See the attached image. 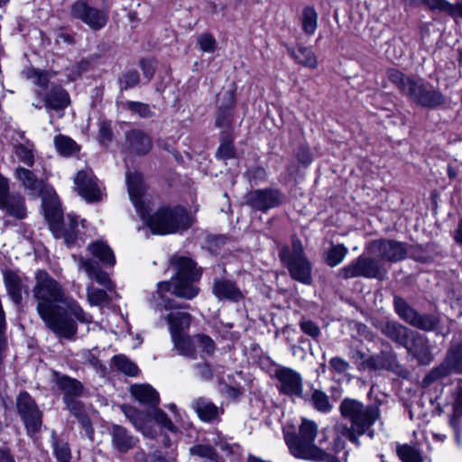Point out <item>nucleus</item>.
<instances>
[{"instance_id":"1","label":"nucleus","mask_w":462,"mask_h":462,"mask_svg":"<svg viewBox=\"0 0 462 462\" xmlns=\"http://www.w3.org/2000/svg\"><path fill=\"white\" fill-rule=\"evenodd\" d=\"M36 302V311L45 326L59 337L71 338L77 326L70 318L89 323L91 318L74 300L69 299L61 284L46 271L34 272V285L32 290Z\"/></svg>"},{"instance_id":"2","label":"nucleus","mask_w":462,"mask_h":462,"mask_svg":"<svg viewBox=\"0 0 462 462\" xmlns=\"http://www.w3.org/2000/svg\"><path fill=\"white\" fill-rule=\"evenodd\" d=\"M128 194L140 217L146 221L151 231L156 235H167L185 230L190 226L189 218L182 208H160L148 217V207L143 199L146 187L139 172H127Z\"/></svg>"},{"instance_id":"3","label":"nucleus","mask_w":462,"mask_h":462,"mask_svg":"<svg viewBox=\"0 0 462 462\" xmlns=\"http://www.w3.org/2000/svg\"><path fill=\"white\" fill-rule=\"evenodd\" d=\"M170 265L174 274L170 281L159 282L157 290L152 294V300L164 310L174 309L173 300L168 298L165 293L181 298L192 300L199 293V288L196 285L201 276V270L196 266V263L189 257L175 254L170 259Z\"/></svg>"},{"instance_id":"4","label":"nucleus","mask_w":462,"mask_h":462,"mask_svg":"<svg viewBox=\"0 0 462 462\" xmlns=\"http://www.w3.org/2000/svg\"><path fill=\"white\" fill-rule=\"evenodd\" d=\"M339 411L343 419L350 422V427L345 429L344 436L351 442L358 444V438L365 434L374 437L372 427L381 420L379 404H365L356 399L345 398L339 404Z\"/></svg>"},{"instance_id":"5","label":"nucleus","mask_w":462,"mask_h":462,"mask_svg":"<svg viewBox=\"0 0 462 462\" xmlns=\"http://www.w3.org/2000/svg\"><path fill=\"white\" fill-rule=\"evenodd\" d=\"M280 258L287 266L292 279L304 284H310L311 265L304 256L303 247L299 239L292 241V253L288 247H284L280 252Z\"/></svg>"},{"instance_id":"6","label":"nucleus","mask_w":462,"mask_h":462,"mask_svg":"<svg viewBox=\"0 0 462 462\" xmlns=\"http://www.w3.org/2000/svg\"><path fill=\"white\" fill-rule=\"evenodd\" d=\"M451 373L462 374V343H452L448 347L445 359L424 377L423 385L428 386L434 381L443 378Z\"/></svg>"},{"instance_id":"7","label":"nucleus","mask_w":462,"mask_h":462,"mask_svg":"<svg viewBox=\"0 0 462 462\" xmlns=\"http://www.w3.org/2000/svg\"><path fill=\"white\" fill-rule=\"evenodd\" d=\"M383 273L379 262L365 254L359 255L347 265L338 271V275L345 280L364 277L366 279L379 278Z\"/></svg>"},{"instance_id":"8","label":"nucleus","mask_w":462,"mask_h":462,"mask_svg":"<svg viewBox=\"0 0 462 462\" xmlns=\"http://www.w3.org/2000/svg\"><path fill=\"white\" fill-rule=\"evenodd\" d=\"M394 310L398 316L411 326L425 330L431 331L438 326V319L430 314L421 315L411 307L407 301L395 296L393 300Z\"/></svg>"},{"instance_id":"9","label":"nucleus","mask_w":462,"mask_h":462,"mask_svg":"<svg viewBox=\"0 0 462 462\" xmlns=\"http://www.w3.org/2000/svg\"><path fill=\"white\" fill-rule=\"evenodd\" d=\"M46 217L50 222V228L55 237H63L68 246H71L77 241L78 219L76 217L68 216V222L61 225L62 213L58 208L46 211Z\"/></svg>"},{"instance_id":"10","label":"nucleus","mask_w":462,"mask_h":462,"mask_svg":"<svg viewBox=\"0 0 462 462\" xmlns=\"http://www.w3.org/2000/svg\"><path fill=\"white\" fill-rule=\"evenodd\" d=\"M408 90L407 96L421 106L434 108L445 103L444 96L427 82L414 81Z\"/></svg>"},{"instance_id":"11","label":"nucleus","mask_w":462,"mask_h":462,"mask_svg":"<svg viewBox=\"0 0 462 462\" xmlns=\"http://www.w3.org/2000/svg\"><path fill=\"white\" fill-rule=\"evenodd\" d=\"M71 14L93 30L103 28L108 20L106 11L91 6L88 0H79L71 6Z\"/></svg>"},{"instance_id":"12","label":"nucleus","mask_w":462,"mask_h":462,"mask_svg":"<svg viewBox=\"0 0 462 462\" xmlns=\"http://www.w3.org/2000/svg\"><path fill=\"white\" fill-rule=\"evenodd\" d=\"M16 407L28 432L35 433L38 431L42 426V414L29 393L23 392L18 395Z\"/></svg>"},{"instance_id":"13","label":"nucleus","mask_w":462,"mask_h":462,"mask_svg":"<svg viewBox=\"0 0 462 462\" xmlns=\"http://www.w3.org/2000/svg\"><path fill=\"white\" fill-rule=\"evenodd\" d=\"M283 201V195L277 189H255L248 192L245 197V203L254 210L267 211L280 206Z\"/></svg>"},{"instance_id":"14","label":"nucleus","mask_w":462,"mask_h":462,"mask_svg":"<svg viewBox=\"0 0 462 462\" xmlns=\"http://www.w3.org/2000/svg\"><path fill=\"white\" fill-rule=\"evenodd\" d=\"M75 189L88 202H97L102 199V191L93 171L89 169L79 171L74 178Z\"/></svg>"},{"instance_id":"15","label":"nucleus","mask_w":462,"mask_h":462,"mask_svg":"<svg viewBox=\"0 0 462 462\" xmlns=\"http://www.w3.org/2000/svg\"><path fill=\"white\" fill-rule=\"evenodd\" d=\"M404 348L419 365H427L434 359L429 338L417 331L413 330Z\"/></svg>"},{"instance_id":"16","label":"nucleus","mask_w":462,"mask_h":462,"mask_svg":"<svg viewBox=\"0 0 462 462\" xmlns=\"http://www.w3.org/2000/svg\"><path fill=\"white\" fill-rule=\"evenodd\" d=\"M275 377L280 393L291 397H301L302 377L298 372L288 367H281L275 371Z\"/></svg>"},{"instance_id":"17","label":"nucleus","mask_w":462,"mask_h":462,"mask_svg":"<svg viewBox=\"0 0 462 462\" xmlns=\"http://www.w3.org/2000/svg\"><path fill=\"white\" fill-rule=\"evenodd\" d=\"M369 250L382 261L398 262L405 258L403 244L393 240H376L369 245Z\"/></svg>"},{"instance_id":"18","label":"nucleus","mask_w":462,"mask_h":462,"mask_svg":"<svg viewBox=\"0 0 462 462\" xmlns=\"http://www.w3.org/2000/svg\"><path fill=\"white\" fill-rule=\"evenodd\" d=\"M152 147V138L140 129L125 133V150L130 154L145 155Z\"/></svg>"},{"instance_id":"19","label":"nucleus","mask_w":462,"mask_h":462,"mask_svg":"<svg viewBox=\"0 0 462 462\" xmlns=\"http://www.w3.org/2000/svg\"><path fill=\"white\" fill-rule=\"evenodd\" d=\"M4 282L7 292L15 304L22 302L23 294L28 293L29 279L23 274L14 271H6L4 273Z\"/></svg>"},{"instance_id":"20","label":"nucleus","mask_w":462,"mask_h":462,"mask_svg":"<svg viewBox=\"0 0 462 462\" xmlns=\"http://www.w3.org/2000/svg\"><path fill=\"white\" fill-rule=\"evenodd\" d=\"M379 329L386 337L403 347L407 345V341L410 340L413 332V330L397 321L382 322Z\"/></svg>"},{"instance_id":"21","label":"nucleus","mask_w":462,"mask_h":462,"mask_svg":"<svg viewBox=\"0 0 462 462\" xmlns=\"http://www.w3.org/2000/svg\"><path fill=\"white\" fill-rule=\"evenodd\" d=\"M79 268L82 269L86 272L88 278L91 280H95L100 285L105 286L106 289H112V282L109 279L108 275L103 272L99 266V264L88 258H84L80 256L78 260Z\"/></svg>"},{"instance_id":"22","label":"nucleus","mask_w":462,"mask_h":462,"mask_svg":"<svg viewBox=\"0 0 462 462\" xmlns=\"http://www.w3.org/2000/svg\"><path fill=\"white\" fill-rule=\"evenodd\" d=\"M19 140H13V156L19 162L29 167L34 163V145L29 140H24V134H19Z\"/></svg>"},{"instance_id":"23","label":"nucleus","mask_w":462,"mask_h":462,"mask_svg":"<svg viewBox=\"0 0 462 462\" xmlns=\"http://www.w3.org/2000/svg\"><path fill=\"white\" fill-rule=\"evenodd\" d=\"M53 381L57 387L64 393L63 401H66L67 397H69V399H75L79 396L83 391L81 383L68 375L55 372L53 374Z\"/></svg>"},{"instance_id":"24","label":"nucleus","mask_w":462,"mask_h":462,"mask_svg":"<svg viewBox=\"0 0 462 462\" xmlns=\"http://www.w3.org/2000/svg\"><path fill=\"white\" fill-rule=\"evenodd\" d=\"M173 304L176 307L174 309H171V311L165 317L171 337H175L174 335L177 334H181L184 329L189 327L191 321V315L189 313L176 310L179 306L174 300Z\"/></svg>"},{"instance_id":"25","label":"nucleus","mask_w":462,"mask_h":462,"mask_svg":"<svg viewBox=\"0 0 462 462\" xmlns=\"http://www.w3.org/2000/svg\"><path fill=\"white\" fill-rule=\"evenodd\" d=\"M462 420V386H459L454 393V402L452 405V413L449 415L448 424L455 431L456 441L458 445L462 444L461 436Z\"/></svg>"},{"instance_id":"26","label":"nucleus","mask_w":462,"mask_h":462,"mask_svg":"<svg viewBox=\"0 0 462 462\" xmlns=\"http://www.w3.org/2000/svg\"><path fill=\"white\" fill-rule=\"evenodd\" d=\"M213 293L218 300L238 301L243 298L242 291L228 280H217L214 282Z\"/></svg>"},{"instance_id":"27","label":"nucleus","mask_w":462,"mask_h":462,"mask_svg":"<svg viewBox=\"0 0 462 462\" xmlns=\"http://www.w3.org/2000/svg\"><path fill=\"white\" fill-rule=\"evenodd\" d=\"M44 106L49 110L60 111L66 108L69 103V93L60 87H53L45 96Z\"/></svg>"},{"instance_id":"28","label":"nucleus","mask_w":462,"mask_h":462,"mask_svg":"<svg viewBox=\"0 0 462 462\" xmlns=\"http://www.w3.org/2000/svg\"><path fill=\"white\" fill-rule=\"evenodd\" d=\"M132 395L142 404L156 407L159 403V393L149 384L133 385Z\"/></svg>"},{"instance_id":"29","label":"nucleus","mask_w":462,"mask_h":462,"mask_svg":"<svg viewBox=\"0 0 462 462\" xmlns=\"http://www.w3.org/2000/svg\"><path fill=\"white\" fill-rule=\"evenodd\" d=\"M136 443V439L130 435L127 430L118 425L112 428V444L119 452H126L133 448Z\"/></svg>"},{"instance_id":"30","label":"nucleus","mask_w":462,"mask_h":462,"mask_svg":"<svg viewBox=\"0 0 462 462\" xmlns=\"http://www.w3.org/2000/svg\"><path fill=\"white\" fill-rule=\"evenodd\" d=\"M4 203L0 205V208L5 210L10 216L17 218H23L26 215V208L24 199L19 194L9 195L4 197Z\"/></svg>"},{"instance_id":"31","label":"nucleus","mask_w":462,"mask_h":462,"mask_svg":"<svg viewBox=\"0 0 462 462\" xmlns=\"http://www.w3.org/2000/svg\"><path fill=\"white\" fill-rule=\"evenodd\" d=\"M69 411L78 419L79 422L81 424L82 428L85 430L86 434L88 438L92 439L93 430L91 427L90 420L88 416L86 414L85 410L83 408L82 403L74 399L66 398L64 401Z\"/></svg>"},{"instance_id":"32","label":"nucleus","mask_w":462,"mask_h":462,"mask_svg":"<svg viewBox=\"0 0 462 462\" xmlns=\"http://www.w3.org/2000/svg\"><path fill=\"white\" fill-rule=\"evenodd\" d=\"M88 252L106 266H114L115 254L108 245L102 241H96L88 245Z\"/></svg>"},{"instance_id":"33","label":"nucleus","mask_w":462,"mask_h":462,"mask_svg":"<svg viewBox=\"0 0 462 462\" xmlns=\"http://www.w3.org/2000/svg\"><path fill=\"white\" fill-rule=\"evenodd\" d=\"M15 177L23 188L32 195L37 194L42 189V182L32 171L26 168L18 167L15 171Z\"/></svg>"},{"instance_id":"34","label":"nucleus","mask_w":462,"mask_h":462,"mask_svg":"<svg viewBox=\"0 0 462 462\" xmlns=\"http://www.w3.org/2000/svg\"><path fill=\"white\" fill-rule=\"evenodd\" d=\"M290 54L296 62L310 69L318 67V60L314 51L308 47L298 46L296 49L291 50Z\"/></svg>"},{"instance_id":"35","label":"nucleus","mask_w":462,"mask_h":462,"mask_svg":"<svg viewBox=\"0 0 462 462\" xmlns=\"http://www.w3.org/2000/svg\"><path fill=\"white\" fill-rule=\"evenodd\" d=\"M193 407L199 417L204 421H211L218 416V408L204 398L196 400Z\"/></svg>"},{"instance_id":"36","label":"nucleus","mask_w":462,"mask_h":462,"mask_svg":"<svg viewBox=\"0 0 462 462\" xmlns=\"http://www.w3.org/2000/svg\"><path fill=\"white\" fill-rule=\"evenodd\" d=\"M422 3L427 5L430 10H437L439 12L447 13L448 14L457 17L460 15V10L462 3L460 4H450L447 0H421Z\"/></svg>"},{"instance_id":"37","label":"nucleus","mask_w":462,"mask_h":462,"mask_svg":"<svg viewBox=\"0 0 462 462\" xmlns=\"http://www.w3.org/2000/svg\"><path fill=\"white\" fill-rule=\"evenodd\" d=\"M174 336L175 337H171V339L175 348L179 351L180 355L194 358L196 350L191 338L183 333Z\"/></svg>"},{"instance_id":"38","label":"nucleus","mask_w":462,"mask_h":462,"mask_svg":"<svg viewBox=\"0 0 462 462\" xmlns=\"http://www.w3.org/2000/svg\"><path fill=\"white\" fill-rule=\"evenodd\" d=\"M301 27L308 35L315 33L318 27V14L314 7L307 6L302 11Z\"/></svg>"},{"instance_id":"39","label":"nucleus","mask_w":462,"mask_h":462,"mask_svg":"<svg viewBox=\"0 0 462 462\" xmlns=\"http://www.w3.org/2000/svg\"><path fill=\"white\" fill-rule=\"evenodd\" d=\"M348 254V249L343 245H333L327 251L326 263L331 266L335 267L341 263L343 260L346 258Z\"/></svg>"},{"instance_id":"40","label":"nucleus","mask_w":462,"mask_h":462,"mask_svg":"<svg viewBox=\"0 0 462 462\" xmlns=\"http://www.w3.org/2000/svg\"><path fill=\"white\" fill-rule=\"evenodd\" d=\"M396 452L402 462H423L420 452L410 445H399L396 448Z\"/></svg>"},{"instance_id":"41","label":"nucleus","mask_w":462,"mask_h":462,"mask_svg":"<svg viewBox=\"0 0 462 462\" xmlns=\"http://www.w3.org/2000/svg\"><path fill=\"white\" fill-rule=\"evenodd\" d=\"M387 77L389 80L396 87H398L399 89L405 95H407L409 92L408 87L410 86V84L411 85L414 82V80L405 77L403 73L395 69H388Z\"/></svg>"},{"instance_id":"42","label":"nucleus","mask_w":462,"mask_h":462,"mask_svg":"<svg viewBox=\"0 0 462 462\" xmlns=\"http://www.w3.org/2000/svg\"><path fill=\"white\" fill-rule=\"evenodd\" d=\"M310 402L313 407L319 412L328 413L329 412L333 406L329 402L328 396L320 390H314Z\"/></svg>"},{"instance_id":"43","label":"nucleus","mask_w":462,"mask_h":462,"mask_svg":"<svg viewBox=\"0 0 462 462\" xmlns=\"http://www.w3.org/2000/svg\"><path fill=\"white\" fill-rule=\"evenodd\" d=\"M54 144L56 150L65 156L71 155L79 150L77 143L71 138L64 135L56 136Z\"/></svg>"},{"instance_id":"44","label":"nucleus","mask_w":462,"mask_h":462,"mask_svg":"<svg viewBox=\"0 0 462 462\" xmlns=\"http://www.w3.org/2000/svg\"><path fill=\"white\" fill-rule=\"evenodd\" d=\"M113 364L116 368L126 375L134 376L138 373V367L131 360L123 355L113 357Z\"/></svg>"},{"instance_id":"45","label":"nucleus","mask_w":462,"mask_h":462,"mask_svg":"<svg viewBox=\"0 0 462 462\" xmlns=\"http://www.w3.org/2000/svg\"><path fill=\"white\" fill-rule=\"evenodd\" d=\"M52 446L56 458L60 462H69L71 458L70 449L68 443L58 439L54 435L52 436Z\"/></svg>"},{"instance_id":"46","label":"nucleus","mask_w":462,"mask_h":462,"mask_svg":"<svg viewBox=\"0 0 462 462\" xmlns=\"http://www.w3.org/2000/svg\"><path fill=\"white\" fill-rule=\"evenodd\" d=\"M88 300L90 305L98 306L109 300L107 293L101 289L88 287Z\"/></svg>"},{"instance_id":"47","label":"nucleus","mask_w":462,"mask_h":462,"mask_svg":"<svg viewBox=\"0 0 462 462\" xmlns=\"http://www.w3.org/2000/svg\"><path fill=\"white\" fill-rule=\"evenodd\" d=\"M125 106L137 114L139 116L143 118H149L152 116L153 113L151 110L150 106L147 104L136 102V101H128L125 104Z\"/></svg>"},{"instance_id":"48","label":"nucleus","mask_w":462,"mask_h":462,"mask_svg":"<svg viewBox=\"0 0 462 462\" xmlns=\"http://www.w3.org/2000/svg\"><path fill=\"white\" fill-rule=\"evenodd\" d=\"M189 453L192 456H198L210 460H215L216 458V451L210 445H194L189 448Z\"/></svg>"},{"instance_id":"49","label":"nucleus","mask_w":462,"mask_h":462,"mask_svg":"<svg viewBox=\"0 0 462 462\" xmlns=\"http://www.w3.org/2000/svg\"><path fill=\"white\" fill-rule=\"evenodd\" d=\"M26 79L32 81L33 84L41 87L46 88L49 79L45 73H42L35 69L30 68L23 71Z\"/></svg>"},{"instance_id":"50","label":"nucleus","mask_w":462,"mask_h":462,"mask_svg":"<svg viewBox=\"0 0 462 462\" xmlns=\"http://www.w3.org/2000/svg\"><path fill=\"white\" fill-rule=\"evenodd\" d=\"M153 419L162 428L171 432H177V427L168 418L167 414L162 410L155 409L153 411Z\"/></svg>"},{"instance_id":"51","label":"nucleus","mask_w":462,"mask_h":462,"mask_svg":"<svg viewBox=\"0 0 462 462\" xmlns=\"http://www.w3.org/2000/svg\"><path fill=\"white\" fill-rule=\"evenodd\" d=\"M140 81L139 73L136 70H128L119 79L121 89L134 88Z\"/></svg>"},{"instance_id":"52","label":"nucleus","mask_w":462,"mask_h":462,"mask_svg":"<svg viewBox=\"0 0 462 462\" xmlns=\"http://www.w3.org/2000/svg\"><path fill=\"white\" fill-rule=\"evenodd\" d=\"M216 156L218 159L227 160L235 156V148L232 141L228 138H225L220 143V145L216 152Z\"/></svg>"},{"instance_id":"53","label":"nucleus","mask_w":462,"mask_h":462,"mask_svg":"<svg viewBox=\"0 0 462 462\" xmlns=\"http://www.w3.org/2000/svg\"><path fill=\"white\" fill-rule=\"evenodd\" d=\"M198 43L204 52H214L216 50V40L208 33H203L198 37Z\"/></svg>"},{"instance_id":"54","label":"nucleus","mask_w":462,"mask_h":462,"mask_svg":"<svg viewBox=\"0 0 462 462\" xmlns=\"http://www.w3.org/2000/svg\"><path fill=\"white\" fill-rule=\"evenodd\" d=\"M384 367L385 365L382 356H372L365 358L363 364H361L360 369L377 370Z\"/></svg>"},{"instance_id":"55","label":"nucleus","mask_w":462,"mask_h":462,"mask_svg":"<svg viewBox=\"0 0 462 462\" xmlns=\"http://www.w3.org/2000/svg\"><path fill=\"white\" fill-rule=\"evenodd\" d=\"M329 365L337 374H344L350 368L349 363L339 356L332 357L329 360Z\"/></svg>"},{"instance_id":"56","label":"nucleus","mask_w":462,"mask_h":462,"mask_svg":"<svg viewBox=\"0 0 462 462\" xmlns=\"http://www.w3.org/2000/svg\"><path fill=\"white\" fill-rule=\"evenodd\" d=\"M80 356L86 363L95 369L101 366V363L97 357L96 350L84 349L80 352Z\"/></svg>"},{"instance_id":"57","label":"nucleus","mask_w":462,"mask_h":462,"mask_svg":"<svg viewBox=\"0 0 462 462\" xmlns=\"http://www.w3.org/2000/svg\"><path fill=\"white\" fill-rule=\"evenodd\" d=\"M300 327L305 334L309 335L313 338L318 337L320 334L319 328L311 320L300 321Z\"/></svg>"},{"instance_id":"58","label":"nucleus","mask_w":462,"mask_h":462,"mask_svg":"<svg viewBox=\"0 0 462 462\" xmlns=\"http://www.w3.org/2000/svg\"><path fill=\"white\" fill-rule=\"evenodd\" d=\"M199 346L207 354H212L215 349V344L213 340L205 335H198L196 337Z\"/></svg>"},{"instance_id":"59","label":"nucleus","mask_w":462,"mask_h":462,"mask_svg":"<svg viewBox=\"0 0 462 462\" xmlns=\"http://www.w3.org/2000/svg\"><path fill=\"white\" fill-rule=\"evenodd\" d=\"M112 127L110 122L103 121L99 124L98 138L101 143L109 142L112 139Z\"/></svg>"},{"instance_id":"60","label":"nucleus","mask_w":462,"mask_h":462,"mask_svg":"<svg viewBox=\"0 0 462 462\" xmlns=\"http://www.w3.org/2000/svg\"><path fill=\"white\" fill-rule=\"evenodd\" d=\"M196 370L198 375L203 380H209L213 375L212 370L207 363L198 364L196 365Z\"/></svg>"},{"instance_id":"61","label":"nucleus","mask_w":462,"mask_h":462,"mask_svg":"<svg viewBox=\"0 0 462 462\" xmlns=\"http://www.w3.org/2000/svg\"><path fill=\"white\" fill-rule=\"evenodd\" d=\"M140 67L143 70L144 77L150 80L154 73V67L152 62L148 60H142L140 61Z\"/></svg>"},{"instance_id":"62","label":"nucleus","mask_w":462,"mask_h":462,"mask_svg":"<svg viewBox=\"0 0 462 462\" xmlns=\"http://www.w3.org/2000/svg\"><path fill=\"white\" fill-rule=\"evenodd\" d=\"M297 157L299 162L304 165L310 164L312 161L311 153L307 147H300L297 152Z\"/></svg>"},{"instance_id":"63","label":"nucleus","mask_w":462,"mask_h":462,"mask_svg":"<svg viewBox=\"0 0 462 462\" xmlns=\"http://www.w3.org/2000/svg\"><path fill=\"white\" fill-rule=\"evenodd\" d=\"M8 191V180L0 173V205L4 203V197H6Z\"/></svg>"},{"instance_id":"64","label":"nucleus","mask_w":462,"mask_h":462,"mask_svg":"<svg viewBox=\"0 0 462 462\" xmlns=\"http://www.w3.org/2000/svg\"><path fill=\"white\" fill-rule=\"evenodd\" d=\"M453 239L457 244L462 245V218L458 221L457 228L453 232Z\"/></svg>"}]
</instances>
